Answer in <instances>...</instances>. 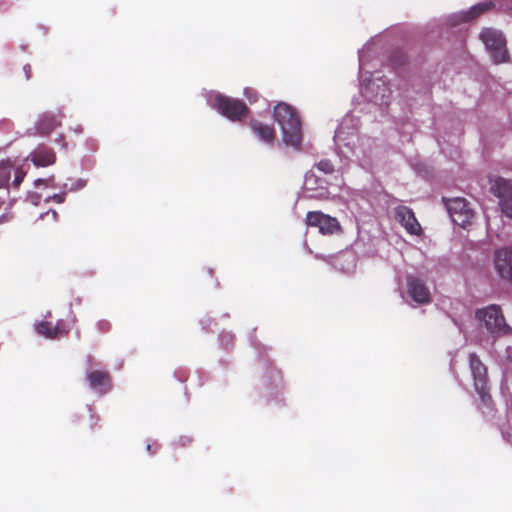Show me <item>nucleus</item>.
<instances>
[{"instance_id": "nucleus-1", "label": "nucleus", "mask_w": 512, "mask_h": 512, "mask_svg": "<svg viewBox=\"0 0 512 512\" xmlns=\"http://www.w3.org/2000/svg\"><path fill=\"white\" fill-rule=\"evenodd\" d=\"M274 119L281 128L283 140L287 145L299 147L302 142L301 121L296 110L280 102L274 107Z\"/></svg>"}, {"instance_id": "nucleus-2", "label": "nucleus", "mask_w": 512, "mask_h": 512, "mask_svg": "<svg viewBox=\"0 0 512 512\" xmlns=\"http://www.w3.org/2000/svg\"><path fill=\"white\" fill-rule=\"evenodd\" d=\"M480 39L495 63H503L508 59L506 39L500 31L493 28H484L480 33Z\"/></svg>"}, {"instance_id": "nucleus-3", "label": "nucleus", "mask_w": 512, "mask_h": 512, "mask_svg": "<svg viewBox=\"0 0 512 512\" xmlns=\"http://www.w3.org/2000/svg\"><path fill=\"white\" fill-rule=\"evenodd\" d=\"M476 318L482 321L492 334H507L510 327L505 321L500 306L492 304L476 311Z\"/></svg>"}, {"instance_id": "nucleus-4", "label": "nucleus", "mask_w": 512, "mask_h": 512, "mask_svg": "<svg viewBox=\"0 0 512 512\" xmlns=\"http://www.w3.org/2000/svg\"><path fill=\"white\" fill-rule=\"evenodd\" d=\"M214 107L231 121H242L249 113V108L240 99L218 94L214 98Z\"/></svg>"}, {"instance_id": "nucleus-5", "label": "nucleus", "mask_w": 512, "mask_h": 512, "mask_svg": "<svg viewBox=\"0 0 512 512\" xmlns=\"http://www.w3.org/2000/svg\"><path fill=\"white\" fill-rule=\"evenodd\" d=\"M469 367L476 392L479 394L482 402L489 403L491 395L488 387L487 367L475 353L469 355Z\"/></svg>"}, {"instance_id": "nucleus-6", "label": "nucleus", "mask_w": 512, "mask_h": 512, "mask_svg": "<svg viewBox=\"0 0 512 512\" xmlns=\"http://www.w3.org/2000/svg\"><path fill=\"white\" fill-rule=\"evenodd\" d=\"M443 202L447 208V211H448L452 221L455 224H457L463 228L466 227L467 225L471 224L475 213L465 198H462V197L445 198V197H443Z\"/></svg>"}, {"instance_id": "nucleus-7", "label": "nucleus", "mask_w": 512, "mask_h": 512, "mask_svg": "<svg viewBox=\"0 0 512 512\" xmlns=\"http://www.w3.org/2000/svg\"><path fill=\"white\" fill-rule=\"evenodd\" d=\"M490 192L499 199L502 213L512 218V180L499 176L491 178Z\"/></svg>"}, {"instance_id": "nucleus-8", "label": "nucleus", "mask_w": 512, "mask_h": 512, "mask_svg": "<svg viewBox=\"0 0 512 512\" xmlns=\"http://www.w3.org/2000/svg\"><path fill=\"white\" fill-rule=\"evenodd\" d=\"M306 224L318 228L323 235H332L341 230L338 220L321 211H309L306 214Z\"/></svg>"}, {"instance_id": "nucleus-9", "label": "nucleus", "mask_w": 512, "mask_h": 512, "mask_svg": "<svg viewBox=\"0 0 512 512\" xmlns=\"http://www.w3.org/2000/svg\"><path fill=\"white\" fill-rule=\"evenodd\" d=\"M493 264L497 275L502 280L512 283V245L496 249Z\"/></svg>"}, {"instance_id": "nucleus-10", "label": "nucleus", "mask_w": 512, "mask_h": 512, "mask_svg": "<svg viewBox=\"0 0 512 512\" xmlns=\"http://www.w3.org/2000/svg\"><path fill=\"white\" fill-rule=\"evenodd\" d=\"M86 381L89 387L100 395L108 393L112 388V377L107 370L95 369L88 371Z\"/></svg>"}, {"instance_id": "nucleus-11", "label": "nucleus", "mask_w": 512, "mask_h": 512, "mask_svg": "<svg viewBox=\"0 0 512 512\" xmlns=\"http://www.w3.org/2000/svg\"><path fill=\"white\" fill-rule=\"evenodd\" d=\"M407 287L409 296L419 304H427L431 301V295L428 287L423 280L415 276L407 277Z\"/></svg>"}, {"instance_id": "nucleus-12", "label": "nucleus", "mask_w": 512, "mask_h": 512, "mask_svg": "<svg viewBox=\"0 0 512 512\" xmlns=\"http://www.w3.org/2000/svg\"><path fill=\"white\" fill-rule=\"evenodd\" d=\"M395 219L413 235H419L422 232L421 225L415 217L412 209L406 206H399L395 208Z\"/></svg>"}, {"instance_id": "nucleus-13", "label": "nucleus", "mask_w": 512, "mask_h": 512, "mask_svg": "<svg viewBox=\"0 0 512 512\" xmlns=\"http://www.w3.org/2000/svg\"><path fill=\"white\" fill-rule=\"evenodd\" d=\"M36 332L48 339H57L68 335L69 328L65 325L63 320L57 321L53 324L50 321H40L35 324Z\"/></svg>"}, {"instance_id": "nucleus-14", "label": "nucleus", "mask_w": 512, "mask_h": 512, "mask_svg": "<svg viewBox=\"0 0 512 512\" xmlns=\"http://www.w3.org/2000/svg\"><path fill=\"white\" fill-rule=\"evenodd\" d=\"M27 159L37 167H47L56 162V153L52 148L41 144L30 153Z\"/></svg>"}, {"instance_id": "nucleus-15", "label": "nucleus", "mask_w": 512, "mask_h": 512, "mask_svg": "<svg viewBox=\"0 0 512 512\" xmlns=\"http://www.w3.org/2000/svg\"><path fill=\"white\" fill-rule=\"evenodd\" d=\"M62 113H58L54 115L52 113H44L39 118L36 124V130L41 135H48L53 130L61 125Z\"/></svg>"}, {"instance_id": "nucleus-16", "label": "nucleus", "mask_w": 512, "mask_h": 512, "mask_svg": "<svg viewBox=\"0 0 512 512\" xmlns=\"http://www.w3.org/2000/svg\"><path fill=\"white\" fill-rule=\"evenodd\" d=\"M250 127L253 133L259 138V140L268 145L273 144L276 138V133L273 125L265 124L258 120H251Z\"/></svg>"}, {"instance_id": "nucleus-17", "label": "nucleus", "mask_w": 512, "mask_h": 512, "mask_svg": "<svg viewBox=\"0 0 512 512\" xmlns=\"http://www.w3.org/2000/svg\"><path fill=\"white\" fill-rule=\"evenodd\" d=\"M494 8V4L492 2H481L473 7H471L468 11H466L463 15L464 21H471L484 14L485 12Z\"/></svg>"}, {"instance_id": "nucleus-18", "label": "nucleus", "mask_w": 512, "mask_h": 512, "mask_svg": "<svg viewBox=\"0 0 512 512\" xmlns=\"http://www.w3.org/2000/svg\"><path fill=\"white\" fill-rule=\"evenodd\" d=\"M13 168L14 163L10 159L0 161V188L8 184Z\"/></svg>"}, {"instance_id": "nucleus-19", "label": "nucleus", "mask_w": 512, "mask_h": 512, "mask_svg": "<svg viewBox=\"0 0 512 512\" xmlns=\"http://www.w3.org/2000/svg\"><path fill=\"white\" fill-rule=\"evenodd\" d=\"M317 168L324 172L325 174H330L334 171V166L332 162L328 159L321 160L319 163H317Z\"/></svg>"}, {"instance_id": "nucleus-20", "label": "nucleus", "mask_w": 512, "mask_h": 512, "mask_svg": "<svg viewBox=\"0 0 512 512\" xmlns=\"http://www.w3.org/2000/svg\"><path fill=\"white\" fill-rule=\"evenodd\" d=\"M25 175H26V173L24 171H22L21 169H17L15 171V177H14V180H13V183H12L14 188H18L20 186V184L23 181Z\"/></svg>"}, {"instance_id": "nucleus-21", "label": "nucleus", "mask_w": 512, "mask_h": 512, "mask_svg": "<svg viewBox=\"0 0 512 512\" xmlns=\"http://www.w3.org/2000/svg\"><path fill=\"white\" fill-rule=\"evenodd\" d=\"M244 95L250 103H255L258 100V93L252 88H245Z\"/></svg>"}, {"instance_id": "nucleus-22", "label": "nucleus", "mask_w": 512, "mask_h": 512, "mask_svg": "<svg viewBox=\"0 0 512 512\" xmlns=\"http://www.w3.org/2000/svg\"><path fill=\"white\" fill-rule=\"evenodd\" d=\"M88 418H89V429H94L99 421V417L97 415H94L90 410L88 411Z\"/></svg>"}, {"instance_id": "nucleus-23", "label": "nucleus", "mask_w": 512, "mask_h": 512, "mask_svg": "<svg viewBox=\"0 0 512 512\" xmlns=\"http://www.w3.org/2000/svg\"><path fill=\"white\" fill-rule=\"evenodd\" d=\"M66 194L65 193H58L54 194L51 199L56 203H63L65 201Z\"/></svg>"}, {"instance_id": "nucleus-24", "label": "nucleus", "mask_w": 512, "mask_h": 512, "mask_svg": "<svg viewBox=\"0 0 512 512\" xmlns=\"http://www.w3.org/2000/svg\"><path fill=\"white\" fill-rule=\"evenodd\" d=\"M23 72H24L25 80H29L31 75H32V68H31V66L29 64L24 65Z\"/></svg>"}, {"instance_id": "nucleus-25", "label": "nucleus", "mask_w": 512, "mask_h": 512, "mask_svg": "<svg viewBox=\"0 0 512 512\" xmlns=\"http://www.w3.org/2000/svg\"><path fill=\"white\" fill-rule=\"evenodd\" d=\"M52 181L51 179H42V178H39L37 180H35V187L36 188H39L41 185H48V182Z\"/></svg>"}, {"instance_id": "nucleus-26", "label": "nucleus", "mask_w": 512, "mask_h": 512, "mask_svg": "<svg viewBox=\"0 0 512 512\" xmlns=\"http://www.w3.org/2000/svg\"><path fill=\"white\" fill-rule=\"evenodd\" d=\"M100 325H101V329H103L104 331H108L109 330V323L103 322Z\"/></svg>"}]
</instances>
